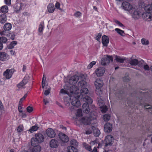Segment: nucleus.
<instances>
[{
	"label": "nucleus",
	"mask_w": 152,
	"mask_h": 152,
	"mask_svg": "<svg viewBox=\"0 0 152 152\" xmlns=\"http://www.w3.org/2000/svg\"><path fill=\"white\" fill-rule=\"evenodd\" d=\"M88 91L86 88H83L80 90V95L78 94V98L81 99V101H83L85 102V103H83L82 106L83 110V112L86 113H89L90 110L89 108V104H91L93 101L91 98L88 96H85V95L88 94Z\"/></svg>",
	"instance_id": "nucleus-1"
},
{
	"label": "nucleus",
	"mask_w": 152,
	"mask_h": 152,
	"mask_svg": "<svg viewBox=\"0 0 152 152\" xmlns=\"http://www.w3.org/2000/svg\"><path fill=\"white\" fill-rule=\"evenodd\" d=\"M114 138L113 135H107L105 138V144L104 146V152H111V150H107V147L108 146H110L113 143Z\"/></svg>",
	"instance_id": "nucleus-2"
},
{
	"label": "nucleus",
	"mask_w": 152,
	"mask_h": 152,
	"mask_svg": "<svg viewBox=\"0 0 152 152\" xmlns=\"http://www.w3.org/2000/svg\"><path fill=\"white\" fill-rule=\"evenodd\" d=\"M44 140V136L41 133H38L35 134V137L32 138L31 139V142L39 144V143L43 142Z\"/></svg>",
	"instance_id": "nucleus-3"
},
{
	"label": "nucleus",
	"mask_w": 152,
	"mask_h": 152,
	"mask_svg": "<svg viewBox=\"0 0 152 152\" xmlns=\"http://www.w3.org/2000/svg\"><path fill=\"white\" fill-rule=\"evenodd\" d=\"M113 61V57L110 56L105 55L102 58L101 61V64L104 66L108 64L111 61Z\"/></svg>",
	"instance_id": "nucleus-4"
},
{
	"label": "nucleus",
	"mask_w": 152,
	"mask_h": 152,
	"mask_svg": "<svg viewBox=\"0 0 152 152\" xmlns=\"http://www.w3.org/2000/svg\"><path fill=\"white\" fill-rule=\"evenodd\" d=\"M31 142V146L30 147L31 152H40L41 150V147L39 144Z\"/></svg>",
	"instance_id": "nucleus-5"
},
{
	"label": "nucleus",
	"mask_w": 152,
	"mask_h": 152,
	"mask_svg": "<svg viewBox=\"0 0 152 152\" xmlns=\"http://www.w3.org/2000/svg\"><path fill=\"white\" fill-rule=\"evenodd\" d=\"M78 96L77 94L74 95V97L72 96L70 99H72L71 103L74 106L76 107H78L80 105V102L78 99Z\"/></svg>",
	"instance_id": "nucleus-6"
},
{
	"label": "nucleus",
	"mask_w": 152,
	"mask_h": 152,
	"mask_svg": "<svg viewBox=\"0 0 152 152\" xmlns=\"http://www.w3.org/2000/svg\"><path fill=\"white\" fill-rule=\"evenodd\" d=\"M30 77L28 75H26L23 80L17 85L18 88H21L25 86L28 82Z\"/></svg>",
	"instance_id": "nucleus-7"
},
{
	"label": "nucleus",
	"mask_w": 152,
	"mask_h": 152,
	"mask_svg": "<svg viewBox=\"0 0 152 152\" xmlns=\"http://www.w3.org/2000/svg\"><path fill=\"white\" fill-rule=\"evenodd\" d=\"M81 78L80 76L75 75L71 77L69 80L68 83L71 85H74Z\"/></svg>",
	"instance_id": "nucleus-8"
},
{
	"label": "nucleus",
	"mask_w": 152,
	"mask_h": 152,
	"mask_svg": "<svg viewBox=\"0 0 152 152\" xmlns=\"http://www.w3.org/2000/svg\"><path fill=\"white\" fill-rule=\"evenodd\" d=\"M47 136L50 138L55 137L56 134L54 131L51 128H49L46 131Z\"/></svg>",
	"instance_id": "nucleus-9"
},
{
	"label": "nucleus",
	"mask_w": 152,
	"mask_h": 152,
	"mask_svg": "<svg viewBox=\"0 0 152 152\" xmlns=\"http://www.w3.org/2000/svg\"><path fill=\"white\" fill-rule=\"evenodd\" d=\"M151 13L145 12L142 14V17L145 20L147 21H150L152 20V15Z\"/></svg>",
	"instance_id": "nucleus-10"
},
{
	"label": "nucleus",
	"mask_w": 152,
	"mask_h": 152,
	"mask_svg": "<svg viewBox=\"0 0 152 152\" xmlns=\"http://www.w3.org/2000/svg\"><path fill=\"white\" fill-rule=\"evenodd\" d=\"M123 8L126 10H129L132 9V7L130 3L127 2H124L122 4Z\"/></svg>",
	"instance_id": "nucleus-11"
},
{
	"label": "nucleus",
	"mask_w": 152,
	"mask_h": 152,
	"mask_svg": "<svg viewBox=\"0 0 152 152\" xmlns=\"http://www.w3.org/2000/svg\"><path fill=\"white\" fill-rule=\"evenodd\" d=\"M94 85L96 89H100L103 86V82L100 79H97L95 81Z\"/></svg>",
	"instance_id": "nucleus-12"
},
{
	"label": "nucleus",
	"mask_w": 152,
	"mask_h": 152,
	"mask_svg": "<svg viewBox=\"0 0 152 152\" xmlns=\"http://www.w3.org/2000/svg\"><path fill=\"white\" fill-rule=\"evenodd\" d=\"M58 136L60 139L63 142H66L69 140L68 136L63 133H59Z\"/></svg>",
	"instance_id": "nucleus-13"
},
{
	"label": "nucleus",
	"mask_w": 152,
	"mask_h": 152,
	"mask_svg": "<svg viewBox=\"0 0 152 152\" xmlns=\"http://www.w3.org/2000/svg\"><path fill=\"white\" fill-rule=\"evenodd\" d=\"M58 141L56 139H52L50 142V146L51 148H56L58 147Z\"/></svg>",
	"instance_id": "nucleus-14"
},
{
	"label": "nucleus",
	"mask_w": 152,
	"mask_h": 152,
	"mask_svg": "<svg viewBox=\"0 0 152 152\" xmlns=\"http://www.w3.org/2000/svg\"><path fill=\"white\" fill-rule=\"evenodd\" d=\"M105 72V69L104 67H100L96 70V73L98 77L102 76Z\"/></svg>",
	"instance_id": "nucleus-15"
},
{
	"label": "nucleus",
	"mask_w": 152,
	"mask_h": 152,
	"mask_svg": "<svg viewBox=\"0 0 152 152\" xmlns=\"http://www.w3.org/2000/svg\"><path fill=\"white\" fill-rule=\"evenodd\" d=\"M13 71L12 69H8L4 72V75L7 79H10L12 76L13 73Z\"/></svg>",
	"instance_id": "nucleus-16"
},
{
	"label": "nucleus",
	"mask_w": 152,
	"mask_h": 152,
	"mask_svg": "<svg viewBox=\"0 0 152 152\" xmlns=\"http://www.w3.org/2000/svg\"><path fill=\"white\" fill-rule=\"evenodd\" d=\"M112 129V125L110 123H106L104 127V130L105 132L109 133L110 132Z\"/></svg>",
	"instance_id": "nucleus-17"
},
{
	"label": "nucleus",
	"mask_w": 152,
	"mask_h": 152,
	"mask_svg": "<svg viewBox=\"0 0 152 152\" xmlns=\"http://www.w3.org/2000/svg\"><path fill=\"white\" fill-rule=\"evenodd\" d=\"M127 61L131 65L136 66L138 65V60L137 59H132L130 58L127 59Z\"/></svg>",
	"instance_id": "nucleus-18"
},
{
	"label": "nucleus",
	"mask_w": 152,
	"mask_h": 152,
	"mask_svg": "<svg viewBox=\"0 0 152 152\" xmlns=\"http://www.w3.org/2000/svg\"><path fill=\"white\" fill-rule=\"evenodd\" d=\"M102 42L103 46L107 47L109 42V39L106 35H104L102 37Z\"/></svg>",
	"instance_id": "nucleus-19"
},
{
	"label": "nucleus",
	"mask_w": 152,
	"mask_h": 152,
	"mask_svg": "<svg viewBox=\"0 0 152 152\" xmlns=\"http://www.w3.org/2000/svg\"><path fill=\"white\" fill-rule=\"evenodd\" d=\"M78 88L75 85H72L70 87L69 91L72 94L75 95L76 94V91L78 90Z\"/></svg>",
	"instance_id": "nucleus-20"
},
{
	"label": "nucleus",
	"mask_w": 152,
	"mask_h": 152,
	"mask_svg": "<svg viewBox=\"0 0 152 152\" xmlns=\"http://www.w3.org/2000/svg\"><path fill=\"white\" fill-rule=\"evenodd\" d=\"M103 99V96H100L99 97H98L97 99V104L100 106V107H101L104 105V103Z\"/></svg>",
	"instance_id": "nucleus-21"
},
{
	"label": "nucleus",
	"mask_w": 152,
	"mask_h": 152,
	"mask_svg": "<svg viewBox=\"0 0 152 152\" xmlns=\"http://www.w3.org/2000/svg\"><path fill=\"white\" fill-rule=\"evenodd\" d=\"M142 15V14L139 11L135 10L134 11L132 14V17L135 19L139 18Z\"/></svg>",
	"instance_id": "nucleus-22"
},
{
	"label": "nucleus",
	"mask_w": 152,
	"mask_h": 152,
	"mask_svg": "<svg viewBox=\"0 0 152 152\" xmlns=\"http://www.w3.org/2000/svg\"><path fill=\"white\" fill-rule=\"evenodd\" d=\"M92 129L93 130L94 135L96 137H98L100 133V130L94 126H92Z\"/></svg>",
	"instance_id": "nucleus-23"
},
{
	"label": "nucleus",
	"mask_w": 152,
	"mask_h": 152,
	"mask_svg": "<svg viewBox=\"0 0 152 152\" xmlns=\"http://www.w3.org/2000/svg\"><path fill=\"white\" fill-rule=\"evenodd\" d=\"M47 8L48 12L50 13H53L55 9L53 3L49 4Z\"/></svg>",
	"instance_id": "nucleus-24"
},
{
	"label": "nucleus",
	"mask_w": 152,
	"mask_h": 152,
	"mask_svg": "<svg viewBox=\"0 0 152 152\" xmlns=\"http://www.w3.org/2000/svg\"><path fill=\"white\" fill-rule=\"evenodd\" d=\"M82 121L84 124L88 125L91 123V119L89 118H83Z\"/></svg>",
	"instance_id": "nucleus-25"
},
{
	"label": "nucleus",
	"mask_w": 152,
	"mask_h": 152,
	"mask_svg": "<svg viewBox=\"0 0 152 152\" xmlns=\"http://www.w3.org/2000/svg\"><path fill=\"white\" fill-rule=\"evenodd\" d=\"M3 28L5 31H8L11 29L12 25L9 23H7L4 25Z\"/></svg>",
	"instance_id": "nucleus-26"
},
{
	"label": "nucleus",
	"mask_w": 152,
	"mask_h": 152,
	"mask_svg": "<svg viewBox=\"0 0 152 152\" xmlns=\"http://www.w3.org/2000/svg\"><path fill=\"white\" fill-rule=\"evenodd\" d=\"M145 10L146 12L152 13V6L151 4H149L145 6Z\"/></svg>",
	"instance_id": "nucleus-27"
},
{
	"label": "nucleus",
	"mask_w": 152,
	"mask_h": 152,
	"mask_svg": "<svg viewBox=\"0 0 152 152\" xmlns=\"http://www.w3.org/2000/svg\"><path fill=\"white\" fill-rule=\"evenodd\" d=\"M6 20L5 15L3 14L0 15V23H4L6 22Z\"/></svg>",
	"instance_id": "nucleus-28"
},
{
	"label": "nucleus",
	"mask_w": 152,
	"mask_h": 152,
	"mask_svg": "<svg viewBox=\"0 0 152 152\" xmlns=\"http://www.w3.org/2000/svg\"><path fill=\"white\" fill-rule=\"evenodd\" d=\"M68 152H77V149L73 146H70L67 148Z\"/></svg>",
	"instance_id": "nucleus-29"
},
{
	"label": "nucleus",
	"mask_w": 152,
	"mask_h": 152,
	"mask_svg": "<svg viewBox=\"0 0 152 152\" xmlns=\"http://www.w3.org/2000/svg\"><path fill=\"white\" fill-rule=\"evenodd\" d=\"M1 12L3 13H6L8 12V7L7 6H4L1 9Z\"/></svg>",
	"instance_id": "nucleus-30"
},
{
	"label": "nucleus",
	"mask_w": 152,
	"mask_h": 152,
	"mask_svg": "<svg viewBox=\"0 0 152 152\" xmlns=\"http://www.w3.org/2000/svg\"><path fill=\"white\" fill-rule=\"evenodd\" d=\"M0 60L4 61L7 59L6 53L4 52L0 53Z\"/></svg>",
	"instance_id": "nucleus-31"
},
{
	"label": "nucleus",
	"mask_w": 152,
	"mask_h": 152,
	"mask_svg": "<svg viewBox=\"0 0 152 152\" xmlns=\"http://www.w3.org/2000/svg\"><path fill=\"white\" fill-rule=\"evenodd\" d=\"M17 44V42L16 41H14L11 42L10 44L8 46V48L10 49L13 48Z\"/></svg>",
	"instance_id": "nucleus-32"
},
{
	"label": "nucleus",
	"mask_w": 152,
	"mask_h": 152,
	"mask_svg": "<svg viewBox=\"0 0 152 152\" xmlns=\"http://www.w3.org/2000/svg\"><path fill=\"white\" fill-rule=\"evenodd\" d=\"M115 60H116L117 62H119L120 63H123L124 62L125 59L121 58V57L119 56H116Z\"/></svg>",
	"instance_id": "nucleus-33"
},
{
	"label": "nucleus",
	"mask_w": 152,
	"mask_h": 152,
	"mask_svg": "<svg viewBox=\"0 0 152 152\" xmlns=\"http://www.w3.org/2000/svg\"><path fill=\"white\" fill-rule=\"evenodd\" d=\"M83 147L85 148V149L88 151H91V146L89 145L88 144H86L85 142L83 143Z\"/></svg>",
	"instance_id": "nucleus-34"
},
{
	"label": "nucleus",
	"mask_w": 152,
	"mask_h": 152,
	"mask_svg": "<svg viewBox=\"0 0 152 152\" xmlns=\"http://www.w3.org/2000/svg\"><path fill=\"white\" fill-rule=\"evenodd\" d=\"M141 42L142 44L145 45H147L149 44V41L145 38H142L141 40Z\"/></svg>",
	"instance_id": "nucleus-35"
},
{
	"label": "nucleus",
	"mask_w": 152,
	"mask_h": 152,
	"mask_svg": "<svg viewBox=\"0 0 152 152\" xmlns=\"http://www.w3.org/2000/svg\"><path fill=\"white\" fill-rule=\"evenodd\" d=\"M39 127L36 126H34L31 127L29 130V131L31 133H33L34 131H37Z\"/></svg>",
	"instance_id": "nucleus-36"
},
{
	"label": "nucleus",
	"mask_w": 152,
	"mask_h": 152,
	"mask_svg": "<svg viewBox=\"0 0 152 152\" xmlns=\"http://www.w3.org/2000/svg\"><path fill=\"white\" fill-rule=\"evenodd\" d=\"M110 118V115L108 114H105L103 116L104 120L106 121H109Z\"/></svg>",
	"instance_id": "nucleus-37"
},
{
	"label": "nucleus",
	"mask_w": 152,
	"mask_h": 152,
	"mask_svg": "<svg viewBox=\"0 0 152 152\" xmlns=\"http://www.w3.org/2000/svg\"><path fill=\"white\" fill-rule=\"evenodd\" d=\"M44 27V22H42L40 23L39 26L38 31L39 32H42Z\"/></svg>",
	"instance_id": "nucleus-38"
},
{
	"label": "nucleus",
	"mask_w": 152,
	"mask_h": 152,
	"mask_svg": "<svg viewBox=\"0 0 152 152\" xmlns=\"http://www.w3.org/2000/svg\"><path fill=\"white\" fill-rule=\"evenodd\" d=\"M86 84V82L84 81H80L78 83V85L79 86L81 87H85Z\"/></svg>",
	"instance_id": "nucleus-39"
},
{
	"label": "nucleus",
	"mask_w": 152,
	"mask_h": 152,
	"mask_svg": "<svg viewBox=\"0 0 152 152\" xmlns=\"http://www.w3.org/2000/svg\"><path fill=\"white\" fill-rule=\"evenodd\" d=\"M7 40V39L4 37H0V42L1 43H6Z\"/></svg>",
	"instance_id": "nucleus-40"
},
{
	"label": "nucleus",
	"mask_w": 152,
	"mask_h": 152,
	"mask_svg": "<svg viewBox=\"0 0 152 152\" xmlns=\"http://www.w3.org/2000/svg\"><path fill=\"white\" fill-rule=\"evenodd\" d=\"M143 68L145 71H149L151 70V66H149L146 64L145 63L143 66Z\"/></svg>",
	"instance_id": "nucleus-41"
},
{
	"label": "nucleus",
	"mask_w": 152,
	"mask_h": 152,
	"mask_svg": "<svg viewBox=\"0 0 152 152\" xmlns=\"http://www.w3.org/2000/svg\"><path fill=\"white\" fill-rule=\"evenodd\" d=\"M144 61L142 60H140L138 61V66L140 67H142L145 64Z\"/></svg>",
	"instance_id": "nucleus-42"
},
{
	"label": "nucleus",
	"mask_w": 152,
	"mask_h": 152,
	"mask_svg": "<svg viewBox=\"0 0 152 152\" xmlns=\"http://www.w3.org/2000/svg\"><path fill=\"white\" fill-rule=\"evenodd\" d=\"M70 144L71 145L75 146L77 145V142L76 140L73 139L71 140Z\"/></svg>",
	"instance_id": "nucleus-43"
},
{
	"label": "nucleus",
	"mask_w": 152,
	"mask_h": 152,
	"mask_svg": "<svg viewBox=\"0 0 152 152\" xmlns=\"http://www.w3.org/2000/svg\"><path fill=\"white\" fill-rule=\"evenodd\" d=\"M115 30L116 31L118 34L121 36H123V34H124V31L119 28H116L115 29Z\"/></svg>",
	"instance_id": "nucleus-44"
},
{
	"label": "nucleus",
	"mask_w": 152,
	"mask_h": 152,
	"mask_svg": "<svg viewBox=\"0 0 152 152\" xmlns=\"http://www.w3.org/2000/svg\"><path fill=\"white\" fill-rule=\"evenodd\" d=\"M81 15L82 13L79 11H77L74 14V16L76 18H80Z\"/></svg>",
	"instance_id": "nucleus-45"
},
{
	"label": "nucleus",
	"mask_w": 152,
	"mask_h": 152,
	"mask_svg": "<svg viewBox=\"0 0 152 152\" xmlns=\"http://www.w3.org/2000/svg\"><path fill=\"white\" fill-rule=\"evenodd\" d=\"M96 63V62L94 61H93L91 62L88 66V69H91V68L93 65L95 64Z\"/></svg>",
	"instance_id": "nucleus-46"
},
{
	"label": "nucleus",
	"mask_w": 152,
	"mask_h": 152,
	"mask_svg": "<svg viewBox=\"0 0 152 152\" xmlns=\"http://www.w3.org/2000/svg\"><path fill=\"white\" fill-rule=\"evenodd\" d=\"M100 108L102 109L101 111L102 112L105 113L107 110V107L105 105L103 106Z\"/></svg>",
	"instance_id": "nucleus-47"
},
{
	"label": "nucleus",
	"mask_w": 152,
	"mask_h": 152,
	"mask_svg": "<svg viewBox=\"0 0 152 152\" xmlns=\"http://www.w3.org/2000/svg\"><path fill=\"white\" fill-rule=\"evenodd\" d=\"M96 92L97 94L100 95V96H102V92L100 89H96Z\"/></svg>",
	"instance_id": "nucleus-48"
},
{
	"label": "nucleus",
	"mask_w": 152,
	"mask_h": 152,
	"mask_svg": "<svg viewBox=\"0 0 152 152\" xmlns=\"http://www.w3.org/2000/svg\"><path fill=\"white\" fill-rule=\"evenodd\" d=\"M26 110L28 112L30 113L33 111V109L32 107L30 106H28L27 107Z\"/></svg>",
	"instance_id": "nucleus-49"
},
{
	"label": "nucleus",
	"mask_w": 152,
	"mask_h": 152,
	"mask_svg": "<svg viewBox=\"0 0 152 152\" xmlns=\"http://www.w3.org/2000/svg\"><path fill=\"white\" fill-rule=\"evenodd\" d=\"M102 36V34L100 33H99L98 35L96 36V39L98 41L100 42V38L101 36Z\"/></svg>",
	"instance_id": "nucleus-50"
},
{
	"label": "nucleus",
	"mask_w": 152,
	"mask_h": 152,
	"mask_svg": "<svg viewBox=\"0 0 152 152\" xmlns=\"http://www.w3.org/2000/svg\"><path fill=\"white\" fill-rule=\"evenodd\" d=\"M130 79L129 77H125L123 78V80L124 82H128L130 81Z\"/></svg>",
	"instance_id": "nucleus-51"
},
{
	"label": "nucleus",
	"mask_w": 152,
	"mask_h": 152,
	"mask_svg": "<svg viewBox=\"0 0 152 152\" xmlns=\"http://www.w3.org/2000/svg\"><path fill=\"white\" fill-rule=\"evenodd\" d=\"M50 88H48L47 90L45 91L44 94L45 96L48 95L50 93Z\"/></svg>",
	"instance_id": "nucleus-52"
},
{
	"label": "nucleus",
	"mask_w": 152,
	"mask_h": 152,
	"mask_svg": "<svg viewBox=\"0 0 152 152\" xmlns=\"http://www.w3.org/2000/svg\"><path fill=\"white\" fill-rule=\"evenodd\" d=\"M60 93L64 94H68L69 93V92L67 91L64 90L63 89H62L61 90Z\"/></svg>",
	"instance_id": "nucleus-53"
},
{
	"label": "nucleus",
	"mask_w": 152,
	"mask_h": 152,
	"mask_svg": "<svg viewBox=\"0 0 152 152\" xmlns=\"http://www.w3.org/2000/svg\"><path fill=\"white\" fill-rule=\"evenodd\" d=\"M145 107H145V109H149V110L148 112L151 113L152 114V109L151 108V106L149 105H145L144 106Z\"/></svg>",
	"instance_id": "nucleus-54"
},
{
	"label": "nucleus",
	"mask_w": 152,
	"mask_h": 152,
	"mask_svg": "<svg viewBox=\"0 0 152 152\" xmlns=\"http://www.w3.org/2000/svg\"><path fill=\"white\" fill-rule=\"evenodd\" d=\"M82 111L80 109H78L77 111V115L78 116H81L82 115Z\"/></svg>",
	"instance_id": "nucleus-55"
},
{
	"label": "nucleus",
	"mask_w": 152,
	"mask_h": 152,
	"mask_svg": "<svg viewBox=\"0 0 152 152\" xmlns=\"http://www.w3.org/2000/svg\"><path fill=\"white\" fill-rule=\"evenodd\" d=\"M17 131L18 132H21L23 131V126H19L18 127Z\"/></svg>",
	"instance_id": "nucleus-56"
},
{
	"label": "nucleus",
	"mask_w": 152,
	"mask_h": 152,
	"mask_svg": "<svg viewBox=\"0 0 152 152\" xmlns=\"http://www.w3.org/2000/svg\"><path fill=\"white\" fill-rule=\"evenodd\" d=\"M60 4L59 2H57L55 5V7L57 9L61 10V9L60 7Z\"/></svg>",
	"instance_id": "nucleus-57"
},
{
	"label": "nucleus",
	"mask_w": 152,
	"mask_h": 152,
	"mask_svg": "<svg viewBox=\"0 0 152 152\" xmlns=\"http://www.w3.org/2000/svg\"><path fill=\"white\" fill-rule=\"evenodd\" d=\"M9 37L12 40H14L15 38V35L14 34H12L11 33H10L9 34Z\"/></svg>",
	"instance_id": "nucleus-58"
},
{
	"label": "nucleus",
	"mask_w": 152,
	"mask_h": 152,
	"mask_svg": "<svg viewBox=\"0 0 152 152\" xmlns=\"http://www.w3.org/2000/svg\"><path fill=\"white\" fill-rule=\"evenodd\" d=\"M91 151H89L91 152H98L97 148L96 147H94L93 150L91 148Z\"/></svg>",
	"instance_id": "nucleus-59"
},
{
	"label": "nucleus",
	"mask_w": 152,
	"mask_h": 152,
	"mask_svg": "<svg viewBox=\"0 0 152 152\" xmlns=\"http://www.w3.org/2000/svg\"><path fill=\"white\" fill-rule=\"evenodd\" d=\"M21 105H22L21 104H19V105H18V110L19 111L20 113H22L23 112L22 110H21V109L22 108V107H21Z\"/></svg>",
	"instance_id": "nucleus-60"
},
{
	"label": "nucleus",
	"mask_w": 152,
	"mask_h": 152,
	"mask_svg": "<svg viewBox=\"0 0 152 152\" xmlns=\"http://www.w3.org/2000/svg\"><path fill=\"white\" fill-rule=\"evenodd\" d=\"M92 133V131L91 130H88L86 131V133L87 134H89Z\"/></svg>",
	"instance_id": "nucleus-61"
},
{
	"label": "nucleus",
	"mask_w": 152,
	"mask_h": 152,
	"mask_svg": "<svg viewBox=\"0 0 152 152\" xmlns=\"http://www.w3.org/2000/svg\"><path fill=\"white\" fill-rule=\"evenodd\" d=\"M11 0H5L6 4L8 5H9L11 4Z\"/></svg>",
	"instance_id": "nucleus-62"
},
{
	"label": "nucleus",
	"mask_w": 152,
	"mask_h": 152,
	"mask_svg": "<svg viewBox=\"0 0 152 152\" xmlns=\"http://www.w3.org/2000/svg\"><path fill=\"white\" fill-rule=\"evenodd\" d=\"M5 33L6 32L4 31H2L0 32V34L1 35H5Z\"/></svg>",
	"instance_id": "nucleus-63"
},
{
	"label": "nucleus",
	"mask_w": 152,
	"mask_h": 152,
	"mask_svg": "<svg viewBox=\"0 0 152 152\" xmlns=\"http://www.w3.org/2000/svg\"><path fill=\"white\" fill-rule=\"evenodd\" d=\"M24 100V99H23L22 98L20 99L19 104H21L22 105V103L23 101Z\"/></svg>",
	"instance_id": "nucleus-64"
}]
</instances>
